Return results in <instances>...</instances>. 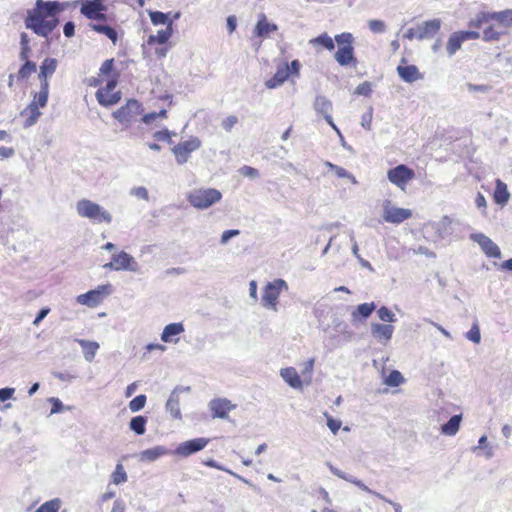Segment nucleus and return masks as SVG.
Here are the masks:
<instances>
[{
  "label": "nucleus",
  "mask_w": 512,
  "mask_h": 512,
  "mask_svg": "<svg viewBox=\"0 0 512 512\" xmlns=\"http://www.w3.org/2000/svg\"><path fill=\"white\" fill-rule=\"evenodd\" d=\"M369 27L373 32H382L384 31V23L381 20H371L369 22Z\"/></svg>",
  "instance_id": "obj_58"
},
{
  "label": "nucleus",
  "mask_w": 512,
  "mask_h": 512,
  "mask_svg": "<svg viewBox=\"0 0 512 512\" xmlns=\"http://www.w3.org/2000/svg\"><path fill=\"white\" fill-rule=\"evenodd\" d=\"M314 107L317 112L324 115L325 120L328 122L331 127L337 130L335 124L333 123L332 117L330 115V111L332 109V103L327 100L325 97H317L314 103Z\"/></svg>",
  "instance_id": "obj_26"
},
{
  "label": "nucleus",
  "mask_w": 512,
  "mask_h": 512,
  "mask_svg": "<svg viewBox=\"0 0 512 512\" xmlns=\"http://www.w3.org/2000/svg\"><path fill=\"white\" fill-rule=\"evenodd\" d=\"M142 104L136 99H129L124 105L112 113L123 127L128 128L142 113Z\"/></svg>",
  "instance_id": "obj_9"
},
{
  "label": "nucleus",
  "mask_w": 512,
  "mask_h": 512,
  "mask_svg": "<svg viewBox=\"0 0 512 512\" xmlns=\"http://www.w3.org/2000/svg\"><path fill=\"white\" fill-rule=\"evenodd\" d=\"M288 290V285L283 279H275L266 284L263 289L262 304L267 309L277 311L278 299L282 291Z\"/></svg>",
  "instance_id": "obj_10"
},
{
  "label": "nucleus",
  "mask_w": 512,
  "mask_h": 512,
  "mask_svg": "<svg viewBox=\"0 0 512 512\" xmlns=\"http://www.w3.org/2000/svg\"><path fill=\"white\" fill-rule=\"evenodd\" d=\"M63 33H64L65 37H67V38L73 37L74 34H75V25H74V23L71 22V21L66 22L64 27H63Z\"/></svg>",
  "instance_id": "obj_54"
},
{
  "label": "nucleus",
  "mask_w": 512,
  "mask_h": 512,
  "mask_svg": "<svg viewBox=\"0 0 512 512\" xmlns=\"http://www.w3.org/2000/svg\"><path fill=\"white\" fill-rule=\"evenodd\" d=\"M154 138L158 141H170L171 133L167 129H163L161 131H157L154 134Z\"/></svg>",
  "instance_id": "obj_55"
},
{
  "label": "nucleus",
  "mask_w": 512,
  "mask_h": 512,
  "mask_svg": "<svg viewBox=\"0 0 512 512\" xmlns=\"http://www.w3.org/2000/svg\"><path fill=\"white\" fill-rule=\"evenodd\" d=\"M375 310V304L372 303H362L357 306L356 311L353 312V316L357 317L358 315L362 318H368L372 312Z\"/></svg>",
  "instance_id": "obj_40"
},
{
  "label": "nucleus",
  "mask_w": 512,
  "mask_h": 512,
  "mask_svg": "<svg viewBox=\"0 0 512 512\" xmlns=\"http://www.w3.org/2000/svg\"><path fill=\"white\" fill-rule=\"evenodd\" d=\"M473 241L479 244L482 251L489 258H500L501 251L499 247L486 235L482 233L473 234L471 236Z\"/></svg>",
  "instance_id": "obj_19"
},
{
  "label": "nucleus",
  "mask_w": 512,
  "mask_h": 512,
  "mask_svg": "<svg viewBox=\"0 0 512 512\" xmlns=\"http://www.w3.org/2000/svg\"><path fill=\"white\" fill-rule=\"evenodd\" d=\"M480 38L478 31H457L450 35L446 50L450 56L454 55L467 40H477Z\"/></svg>",
  "instance_id": "obj_16"
},
{
  "label": "nucleus",
  "mask_w": 512,
  "mask_h": 512,
  "mask_svg": "<svg viewBox=\"0 0 512 512\" xmlns=\"http://www.w3.org/2000/svg\"><path fill=\"white\" fill-rule=\"evenodd\" d=\"M78 343L83 349L85 359L89 362L93 361L99 349V344L97 342L87 340H78Z\"/></svg>",
  "instance_id": "obj_32"
},
{
  "label": "nucleus",
  "mask_w": 512,
  "mask_h": 512,
  "mask_svg": "<svg viewBox=\"0 0 512 512\" xmlns=\"http://www.w3.org/2000/svg\"><path fill=\"white\" fill-rule=\"evenodd\" d=\"M281 377L284 379V381L295 389L302 388V381L300 379V376L295 368L293 367H286L281 369L280 371Z\"/></svg>",
  "instance_id": "obj_27"
},
{
  "label": "nucleus",
  "mask_w": 512,
  "mask_h": 512,
  "mask_svg": "<svg viewBox=\"0 0 512 512\" xmlns=\"http://www.w3.org/2000/svg\"><path fill=\"white\" fill-rule=\"evenodd\" d=\"M403 381L404 378L398 370L391 371L386 378V384L393 387L399 386Z\"/></svg>",
  "instance_id": "obj_43"
},
{
  "label": "nucleus",
  "mask_w": 512,
  "mask_h": 512,
  "mask_svg": "<svg viewBox=\"0 0 512 512\" xmlns=\"http://www.w3.org/2000/svg\"><path fill=\"white\" fill-rule=\"evenodd\" d=\"M76 210L80 217L88 218L98 223H111V214L104 210L99 204L88 199H81L76 204Z\"/></svg>",
  "instance_id": "obj_7"
},
{
  "label": "nucleus",
  "mask_w": 512,
  "mask_h": 512,
  "mask_svg": "<svg viewBox=\"0 0 512 512\" xmlns=\"http://www.w3.org/2000/svg\"><path fill=\"white\" fill-rule=\"evenodd\" d=\"M236 27H237L236 17L234 15L229 16L227 18V28H228L229 34H232L236 30Z\"/></svg>",
  "instance_id": "obj_61"
},
{
  "label": "nucleus",
  "mask_w": 512,
  "mask_h": 512,
  "mask_svg": "<svg viewBox=\"0 0 512 512\" xmlns=\"http://www.w3.org/2000/svg\"><path fill=\"white\" fill-rule=\"evenodd\" d=\"M327 416V426L329 427V429L332 431L333 434H336L339 429L341 428V421L339 420H336L334 418H332L331 416Z\"/></svg>",
  "instance_id": "obj_50"
},
{
  "label": "nucleus",
  "mask_w": 512,
  "mask_h": 512,
  "mask_svg": "<svg viewBox=\"0 0 512 512\" xmlns=\"http://www.w3.org/2000/svg\"><path fill=\"white\" fill-rule=\"evenodd\" d=\"M467 88L471 92H487L491 89L489 85H475L472 83H468Z\"/></svg>",
  "instance_id": "obj_57"
},
{
  "label": "nucleus",
  "mask_w": 512,
  "mask_h": 512,
  "mask_svg": "<svg viewBox=\"0 0 512 512\" xmlns=\"http://www.w3.org/2000/svg\"><path fill=\"white\" fill-rule=\"evenodd\" d=\"M495 21L504 28L512 27V9H506L499 12H480L475 18L470 20L469 27L479 29L483 24Z\"/></svg>",
  "instance_id": "obj_8"
},
{
  "label": "nucleus",
  "mask_w": 512,
  "mask_h": 512,
  "mask_svg": "<svg viewBox=\"0 0 512 512\" xmlns=\"http://www.w3.org/2000/svg\"><path fill=\"white\" fill-rule=\"evenodd\" d=\"M326 167L333 171L339 178L349 177V173L342 167L337 166L331 162H326Z\"/></svg>",
  "instance_id": "obj_48"
},
{
  "label": "nucleus",
  "mask_w": 512,
  "mask_h": 512,
  "mask_svg": "<svg viewBox=\"0 0 512 512\" xmlns=\"http://www.w3.org/2000/svg\"><path fill=\"white\" fill-rule=\"evenodd\" d=\"M50 312V309L49 308H42L38 315L36 316V318L34 319L33 321V324L34 325H38L46 316L47 314Z\"/></svg>",
  "instance_id": "obj_63"
},
{
  "label": "nucleus",
  "mask_w": 512,
  "mask_h": 512,
  "mask_svg": "<svg viewBox=\"0 0 512 512\" xmlns=\"http://www.w3.org/2000/svg\"><path fill=\"white\" fill-rule=\"evenodd\" d=\"M49 84L42 85L38 93L33 97L31 103L24 110L23 114H28L27 124H34L40 116L39 108L46 106L48 101Z\"/></svg>",
  "instance_id": "obj_12"
},
{
  "label": "nucleus",
  "mask_w": 512,
  "mask_h": 512,
  "mask_svg": "<svg viewBox=\"0 0 512 512\" xmlns=\"http://www.w3.org/2000/svg\"><path fill=\"white\" fill-rule=\"evenodd\" d=\"M277 29L276 25L270 24L267 22L266 18L259 20L255 27V33L259 37H265L270 32L275 31Z\"/></svg>",
  "instance_id": "obj_35"
},
{
  "label": "nucleus",
  "mask_w": 512,
  "mask_h": 512,
  "mask_svg": "<svg viewBox=\"0 0 512 512\" xmlns=\"http://www.w3.org/2000/svg\"><path fill=\"white\" fill-rule=\"evenodd\" d=\"M14 394L13 388H2L0 389V401H6L10 399Z\"/></svg>",
  "instance_id": "obj_60"
},
{
  "label": "nucleus",
  "mask_w": 512,
  "mask_h": 512,
  "mask_svg": "<svg viewBox=\"0 0 512 512\" xmlns=\"http://www.w3.org/2000/svg\"><path fill=\"white\" fill-rule=\"evenodd\" d=\"M222 193L216 188H198L187 195V201L196 209L205 210L220 202Z\"/></svg>",
  "instance_id": "obj_6"
},
{
  "label": "nucleus",
  "mask_w": 512,
  "mask_h": 512,
  "mask_svg": "<svg viewBox=\"0 0 512 512\" xmlns=\"http://www.w3.org/2000/svg\"><path fill=\"white\" fill-rule=\"evenodd\" d=\"M441 27V21L439 19H433L429 21H425L420 27H419V36L420 38H429L433 37Z\"/></svg>",
  "instance_id": "obj_29"
},
{
  "label": "nucleus",
  "mask_w": 512,
  "mask_h": 512,
  "mask_svg": "<svg viewBox=\"0 0 512 512\" xmlns=\"http://www.w3.org/2000/svg\"><path fill=\"white\" fill-rule=\"evenodd\" d=\"M37 70L36 63L33 61H26L24 64L20 67L17 78L19 80H24L29 78L33 73H35Z\"/></svg>",
  "instance_id": "obj_37"
},
{
  "label": "nucleus",
  "mask_w": 512,
  "mask_h": 512,
  "mask_svg": "<svg viewBox=\"0 0 512 512\" xmlns=\"http://www.w3.org/2000/svg\"><path fill=\"white\" fill-rule=\"evenodd\" d=\"M172 35L173 28H171V23H169L168 27H165V29L157 31V34L150 35L145 44L147 52L154 55L157 59L166 57L172 47L169 42Z\"/></svg>",
  "instance_id": "obj_4"
},
{
  "label": "nucleus",
  "mask_w": 512,
  "mask_h": 512,
  "mask_svg": "<svg viewBox=\"0 0 512 512\" xmlns=\"http://www.w3.org/2000/svg\"><path fill=\"white\" fill-rule=\"evenodd\" d=\"M240 234V231L237 230V229H231V230H226L222 233V236H221V243L222 244H225L228 242V240L234 236H237Z\"/></svg>",
  "instance_id": "obj_53"
},
{
  "label": "nucleus",
  "mask_w": 512,
  "mask_h": 512,
  "mask_svg": "<svg viewBox=\"0 0 512 512\" xmlns=\"http://www.w3.org/2000/svg\"><path fill=\"white\" fill-rule=\"evenodd\" d=\"M335 42V38L333 39L326 32L309 40V44L315 49L319 50L320 48H324L328 51H333L335 49Z\"/></svg>",
  "instance_id": "obj_25"
},
{
  "label": "nucleus",
  "mask_w": 512,
  "mask_h": 512,
  "mask_svg": "<svg viewBox=\"0 0 512 512\" xmlns=\"http://www.w3.org/2000/svg\"><path fill=\"white\" fill-rule=\"evenodd\" d=\"M475 204L479 209H486L487 202H486L485 196L482 193H480V192L477 193V195L475 197Z\"/></svg>",
  "instance_id": "obj_59"
},
{
  "label": "nucleus",
  "mask_w": 512,
  "mask_h": 512,
  "mask_svg": "<svg viewBox=\"0 0 512 512\" xmlns=\"http://www.w3.org/2000/svg\"><path fill=\"white\" fill-rule=\"evenodd\" d=\"M115 61L113 58L105 60L100 67V76H105V86L100 87L95 96L98 103L104 107H110L117 104L121 100V92L115 90L120 73L115 69Z\"/></svg>",
  "instance_id": "obj_3"
},
{
  "label": "nucleus",
  "mask_w": 512,
  "mask_h": 512,
  "mask_svg": "<svg viewBox=\"0 0 512 512\" xmlns=\"http://www.w3.org/2000/svg\"><path fill=\"white\" fill-rule=\"evenodd\" d=\"M207 444H208V439L195 438V439L188 440V441L181 443L176 448L175 452H176V454H178L180 456L188 457L189 455L196 453V452L202 450L203 448H205Z\"/></svg>",
  "instance_id": "obj_20"
},
{
  "label": "nucleus",
  "mask_w": 512,
  "mask_h": 512,
  "mask_svg": "<svg viewBox=\"0 0 512 512\" xmlns=\"http://www.w3.org/2000/svg\"><path fill=\"white\" fill-rule=\"evenodd\" d=\"M237 123L238 117L235 115H229L222 120L221 125L225 131L229 132Z\"/></svg>",
  "instance_id": "obj_46"
},
{
  "label": "nucleus",
  "mask_w": 512,
  "mask_h": 512,
  "mask_svg": "<svg viewBox=\"0 0 512 512\" xmlns=\"http://www.w3.org/2000/svg\"><path fill=\"white\" fill-rule=\"evenodd\" d=\"M149 16L153 25H166L168 27V24L171 23V28H173V20L168 18V14L161 11H150Z\"/></svg>",
  "instance_id": "obj_34"
},
{
  "label": "nucleus",
  "mask_w": 512,
  "mask_h": 512,
  "mask_svg": "<svg viewBox=\"0 0 512 512\" xmlns=\"http://www.w3.org/2000/svg\"><path fill=\"white\" fill-rule=\"evenodd\" d=\"M166 407L170 411L173 418L179 419L181 417V412H180L178 401H173L170 399L167 402Z\"/></svg>",
  "instance_id": "obj_47"
},
{
  "label": "nucleus",
  "mask_w": 512,
  "mask_h": 512,
  "mask_svg": "<svg viewBox=\"0 0 512 512\" xmlns=\"http://www.w3.org/2000/svg\"><path fill=\"white\" fill-rule=\"evenodd\" d=\"M60 506V500L55 498L43 503L35 512H58Z\"/></svg>",
  "instance_id": "obj_41"
},
{
  "label": "nucleus",
  "mask_w": 512,
  "mask_h": 512,
  "mask_svg": "<svg viewBox=\"0 0 512 512\" xmlns=\"http://www.w3.org/2000/svg\"><path fill=\"white\" fill-rule=\"evenodd\" d=\"M136 262L134 258L125 251H121L112 256V261L106 263L103 267L106 269L119 270H136Z\"/></svg>",
  "instance_id": "obj_17"
},
{
  "label": "nucleus",
  "mask_w": 512,
  "mask_h": 512,
  "mask_svg": "<svg viewBox=\"0 0 512 512\" xmlns=\"http://www.w3.org/2000/svg\"><path fill=\"white\" fill-rule=\"evenodd\" d=\"M57 68V61L54 58H45L40 66L38 78L42 85L49 84L48 78L54 74Z\"/></svg>",
  "instance_id": "obj_24"
},
{
  "label": "nucleus",
  "mask_w": 512,
  "mask_h": 512,
  "mask_svg": "<svg viewBox=\"0 0 512 512\" xmlns=\"http://www.w3.org/2000/svg\"><path fill=\"white\" fill-rule=\"evenodd\" d=\"M290 77V67L288 63H284L277 67L275 74L266 81L267 88L273 89L281 86Z\"/></svg>",
  "instance_id": "obj_21"
},
{
  "label": "nucleus",
  "mask_w": 512,
  "mask_h": 512,
  "mask_svg": "<svg viewBox=\"0 0 512 512\" xmlns=\"http://www.w3.org/2000/svg\"><path fill=\"white\" fill-rule=\"evenodd\" d=\"M388 180L404 190L407 184L415 178V172L404 164H400L387 172Z\"/></svg>",
  "instance_id": "obj_14"
},
{
  "label": "nucleus",
  "mask_w": 512,
  "mask_h": 512,
  "mask_svg": "<svg viewBox=\"0 0 512 512\" xmlns=\"http://www.w3.org/2000/svg\"><path fill=\"white\" fill-rule=\"evenodd\" d=\"M397 72L400 78L407 83H412L423 78V75L415 65H399Z\"/></svg>",
  "instance_id": "obj_23"
},
{
  "label": "nucleus",
  "mask_w": 512,
  "mask_h": 512,
  "mask_svg": "<svg viewBox=\"0 0 512 512\" xmlns=\"http://www.w3.org/2000/svg\"><path fill=\"white\" fill-rule=\"evenodd\" d=\"M509 198L510 193L508 192L507 185L500 179H497L493 193L494 202L503 206L508 203Z\"/></svg>",
  "instance_id": "obj_28"
},
{
  "label": "nucleus",
  "mask_w": 512,
  "mask_h": 512,
  "mask_svg": "<svg viewBox=\"0 0 512 512\" xmlns=\"http://www.w3.org/2000/svg\"><path fill=\"white\" fill-rule=\"evenodd\" d=\"M146 396L144 394L138 395L129 402V409L132 412L140 411L146 404Z\"/></svg>",
  "instance_id": "obj_42"
},
{
  "label": "nucleus",
  "mask_w": 512,
  "mask_h": 512,
  "mask_svg": "<svg viewBox=\"0 0 512 512\" xmlns=\"http://www.w3.org/2000/svg\"><path fill=\"white\" fill-rule=\"evenodd\" d=\"M377 314H378L379 319L384 322L391 323V322L395 321V315L389 308H387L385 306H382L381 308H379L377 311Z\"/></svg>",
  "instance_id": "obj_44"
},
{
  "label": "nucleus",
  "mask_w": 512,
  "mask_h": 512,
  "mask_svg": "<svg viewBox=\"0 0 512 512\" xmlns=\"http://www.w3.org/2000/svg\"><path fill=\"white\" fill-rule=\"evenodd\" d=\"M74 5H80V13L91 21V30L105 35L114 44L117 42L118 33L109 24L112 19L106 13L107 6L103 0H76Z\"/></svg>",
  "instance_id": "obj_2"
},
{
  "label": "nucleus",
  "mask_w": 512,
  "mask_h": 512,
  "mask_svg": "<svg viewBox=\"0 0 512 512\" xmlns=\"http://www.w3.org/2000/svg\"><path fill=\"white\" fill-rule=\"evenodd\" d=\"M132 194L143 200H148V191L145 187H136L132 190Z\"/></svg>",
  "instance_id": "obj_56"
},
{
  "label": "nucleus",
  "mask_w": 512,
  "mask_h": 512,
  "mask_svg": "<svg viewBox=\"0 0 512 512\" xmlns=\"http://www.w3.org/2000/svg\"><path fill=\"white\" fill-rule=\"evenodd\" d=\"M70 6L69 2L36 0L34 7L27 11L25 26L47 38L59 25L58 15Z\"/></svg>",
  "instance_id": "obj_1"
},
{
  "label": "nucleus",
  "mask_w": 512,
  "mask_h": 512,
  "mask_svg": "<svg viewBox=\"0 0 512 512\" xmlns=\"http://www.w3.org/2000/svg\"><path fill=\"white\" fill-rule=\"evenodd\" d=\"M201 141L198 137H190L188 140L182 141L172 148L175 160L178 164L186 163L191 153L197 151L201 147Z\"/></svg>",
  "instance_id": "obj_13"
},
{
  "label": "nucleus",
  "mask_w": 512,
  "mask_h": 512,
  "mask_svg": "<svg viewBox=\"0 0 512 512\" xmlns=\"http://www.w3.org/2000/svg\"><path fill=\"white\" fill-rule=\"evenodd\" d=\"M412 217V211L392 205L390 200L383 203V221L392 224H400Z\"/></svg>",
  "instance_id": "obj_15"
},
{
  "label": "nucleus",
  "mask_w": 512,
  "mask_h": 512,
  "mask_svg": "<svg viewBox=\"0 0 512 512\" xmlns=\"http://www.w3.org/2000/svg\"><path fill=\"white\" fill-rule=\"evenodd\" d=\"M289 67H290V75L299 76L301 64L298 60H293L291 62V64L289 65Z\"/></svg>",
  "instance_id": "obj_62"
},
{
  "label": "nucleus",
  "mask_w": 512,
  "mask_h": 512,
  "mask_svg": "<svg viewBox=\"0 0 512 512\" xmlns=\"http://www.w3.org/2000/svg\"><path fill=\"white\" fill-rule=\"evenodd\" d=\"M128 479L127 473L124 469V466L121 463H118L115 467V470L113 471L111 475V481L115 485L122 484L126 482Z\"/></svg>",
  "instance_id": "obj_39"
},
{
  "label": "nucleus",
  "mask_w": 512,
  "mask_h": 512,
  "mask_svg": "<svg viewBox=\"0 0 512 512\" xmlns=\"http://www.w3.org/2000/svg\"><path fill=\"white\" fill-rule=\"evenodd\" d=\"M167 454V449L163 446H156L150 449H146L141 452V460L144 461H155L161 456Z\"/></svg>",
  "instance_id": "obj_33"
},
{
  "label": "nucleus",
  "mask_w": 512,
  "mask_h": 512,
  "mask_svg": "<svg viewBox=\"0 0 512 512\" xmlns=\"http://www.w3.org/2000/svg\"><path fill=\"white\" fill-rule=\"evenodd\" d=\"M112 293L111 284H103L99 285L97 288L90 290L84 294H80L77 296V303L95 308L102 304L104 300Z\"/></svg>",
  "instance_id": "obj_11"
},
{
  "label": "nucleus",
  "mask_w": 512,
  "mask_h": 512,
  "mask_svg": "<svg viewBox=\"0 0 512 512\" xmlns=\"http://www.w3.org/2000/svg\"><path fill=\"white\" fill-rule=\"evenodd\" d=\"M394 333V327L391 324L372 323L371 334L381 343H387Z\"/></svg>",
  "instance_id": "obj_22"
},
{
  "label": "nucleus",
  "mask_w": 512,
  "mask_h": 512,
  "mask_svg": "<svg viewBox=\"0 0 512 512\" xmlns=\"http://www.w3.org/2000/svg\"><path fill=\"white\" fill-rule=\"evenodd\" d=\"M462 420L461 415H454L450 418V420L443 424L441 427V433L447 436L455 435L460 427V423Z\"/></svg>",
  "instance_id": "obj_31"
},
{
  "label": "nucleus",
  "mask_w": 512,
  "mask_h": 512,
  "mask_svg": "<svg viewBox=\"0 0 512 512\" xmlns=\"http://www.w3.org/2000/svg\"><path fill=\"white\" fill-rule=\"evenodd\" d=\"M338 49L334 54L335 60L340 66H356L357 59L354 55V38L351 33L344 32L335 36Z\"/></svg>",
  "instance_id": "obj_5"
},
{
  "label": "nucleus",
  "mask_w": 512,
  "mask_h": 512,
  "mask_svg": "<svg viewBox=\"0 0 512 512\" xmlns=\"http://www.w3.org/2000/svg\"><path fill=\"white\" fill-rule=\"evenodd\" d=\"M126 506L121 499L115 500L111 512H125Z\"/></svg>",
  "instance_id": "obj_64"
},
{
  "label": "nucleus",
  "mask_w": 512,
  "mask_h": 512,
  "mask_svg": "<svg viewBox=\"0 0 512 512\" xmlns=\"http://www.w3.org/2000/svg\"><path fill=\"white\" fill-rule=\"evenodd\" d=\"M313 369H314V359L311 358L304 363V367H303L301 373L303 376H307L310 379Z\"/></svg>",
  "instance_id": "obj_51"
},
{
  "label": "nucleus",
  "mask_w": 512,
  "mask_h": 512,
  "mask_svg": "<svg viewBox=\"0 0 512 512\" xmlns=\"http://www.w3.org/2000/svg\"><path fill=\"white\" fill-rule=\"evenodd\" d=\"M235 408L236 405L226 398H215L209 402V409L213 418H227Z\"/></svg>",
  "instance_id": "obj_18"
},
{
  "label": "nucleus",
  "mask_w": 512,
  "mask_h": 512,
  "mask_svg": "<svg viewBox=\"0 0 512 512\" xmlns=\"http://www.w3.org/2000/svg\"><path fill=\"white\" fill-rule=\"evenodd\" d=\"M147 418L144 416L133 417L130 421V429L136 434L142 435L146 431Z\"/></svg>",
  "instance_id": "obj_36"
},
{
  "label": "nucleus",
  "mask_w": 512,
  "mask_h": 512,
  "mask_svg": "<svg viewBox=\"0 0 512 512\" xmlns=\"http://www.w3.org/2000/svg\"><path fill=\"white\" fill-rule=\"evenodd\" d=\"M105 76H100V73L98 74V76L96 77H90L88 79H86V84L90 87H98L100 86L103 82H105Z\"/></svg>",
  "instance_id": "obj_52"
},
{
  "label": "nucleus",
  "mask_w": 512,
  "mask_h": 512,
  "mask_svg": "<svg viewBox=\"0 0 512 512\" xmlns=\"http://www.w3.org/2000/svg\"><path fill=\"white\" fill-rule=\"evenodd\" d=\"M503 34V31L497 30L495 25L491 24L483 30L482 38L486 42L498 41Z\"/></svg>",
  "instance_id": "obj_38"
},
{
  "label": "nucleus",
  "mask_w": 512,
  "mask_h": 512,
  "mask_svg": "<svg viewBox=\"0 0 512 512\" xmlns=\"http://www.w3.org/2000/svg\"><path fill=\"white\" fill-rule=\"evenodd\" d=\"M184 332V326L182 323H171L164 327L162 334H161V340L163 342H172L173 336H177Z\"/></svg>",
  "instance_id": "obj_30"
},
{
  "label": "nucleus",
  "mask_w": 512,
  "mask_h": 512,
  "mask_svg": "<svg viewBox=\"0 0 512 512\" xmlns=\"http://www.w3.org/2000/svg\"><path fill=\"white\" fill-rule=\"evenodd\" d=\"M372 92V85L369 81H364L363 83L359 84L355 89V94L362 95V96H370Z\"/></svg>",
  "instance_id": "obj_45"
},
{
  "label": "nucleus",
  "mask_w": 512,
  "mask_h": 512,
  "mask_svg": "<svg viewBox=\"0 0 512 512\" xmlns=\"http://www.w3.org/2000/svg\"><path fill=\"white\" fill-rule=\"evenodd\" d=\"M467 337L469 340L473 341L474 343H479L481 339L480 330L477 326V324H474L470 331L467 333Z\"/></svg>",
  "instance_id": "obj_49"
}]
</instances>
